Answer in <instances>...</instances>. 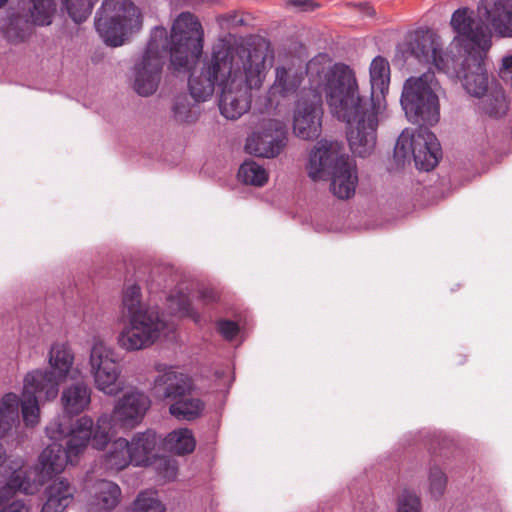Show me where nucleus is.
Listing matches in <instances>:
<instances>
[{
    "label": "nucleus",
    "mask_w": 512,
    "mask_h": 512,
    "mask_svg": "<svg viewBox=\"0 0 512 512\" xmlns=\"http://www.w3.org/2000/svg\"><path fill=\"white\" fill-rule=\"evenodd\" d=\"M164 446L177 455H186L194 451L196 441L188 428H180L170 432L164 439Z\"/></svg>",
    "instance_id": "32"
},
{
    "label": "nucleus",
    "mask_w": 512,
    "mask_h": 512,
    "mask_svg": "<svg viewBox=\"0 0 512 512\" xmlns=\"http://www.w3.org/2000/svg\"><path fill=\"white\" fill-rule=\"evenodd\" d=\"M159 443V438L155 431L147 430L137 433L133 436L129 447L132 452V463L136 466H148L153 464L155 459V450Z\"/></svg>",
    "instance_id": "25"
},
{
    "label": "nucleus",
    "mask_w": 512,
    "mask_h": 512,
    "mask_svg": "<svg viewBox=\"0 0 512 512\" xmlns=\"http://www.w3.org/2000/svg\"><path fill=\"white\" fill-rule=\"evenodd\" d=\"M287 144L285 125L275 119H263L246 140L247 153L262 158H275Z\"/></svg>",
    "instance_id": "14"
},
{
    "label": "nucleus",
    "mask_w": 512,
    "mask_h": 512,
    "mask_svg": "<svg viewBox=\"0 0 512 512\" xmlns=\"http://www.w3.org/2000/svg\"><path fill=\"white\" fill-rule=\"evenodd\" d=\"M155 464L159 475H161L165 480L170 481L176 478L178 468L174 460L161 457L155 459Z\"/></svg>",
    "instance_id": "40"
},
{
    "label": "nucleus",
    "mask_w": 512,
    "mask_h": 512,
    "mask_svg": "<svg viewBox=\"0 0 512 512\" xmlns=\"http://www.w3.org/2000/svg\"><path fill=\"white\" fill-rule=\"evenodd\" d=\"M75 492V486L68 479L64 477L54 479L45 488L46 501L41 512H64L73 502Z\"/></svg>",
    "instance_id": "22"
},
{
    "label": "nucleus",
    "mask_w": 512,
    "mask_h": 512,
    "mask_svg": "<svg viewBox=\"0 0 512 512\" xmlns=\"http://www.w3.org/2000/svg\"><path fill=\"white\" fill-rule=\"evenodd\" d=\"M284 7L295 8L300 11H314L320 7V5L313 0H285Z\"/></svg>",
    "instance_id": "43"
},
{
    "label": "nucleus",
    "mask_w": 512,
    "mask_h": 512,
    "mask_svg": "<svg viewBox=\"0 0 512 512\" xmlns=\"http://www.w3.org/2000/svg\"><path fill=\"white\" fill-rule=\"evenodd\" d=\"M133 512H165V507L156 492H141L133 503Z\"/></svg>",
    "instance_id": "37"
},
{
    "label": "nucleus",
    "mask_w": 512,
    "mask_h": 512,
    "mask_svg": "<svg viewBox=\"0 0 512 512\" xmlns=\"http://www.w3.org/2000/svg\"><path fill=\"white\" fill-rule=\"evenodd\" d=\"M93 420L83 416L70 423L54 421L46 427V434L55 442L48 445L39 456L41 475L52 477L61 473L68 464H77L88 443L92 444Z\"/></svg>",
    "instance_id": "4"
},
{
    "label": "nucleus",
    "mask_w": 512,
    "mask_h": 512,
    "mask_svg": "<svg viewBox=\"0 0 512 512\" xmlns=\"http://www.w3.org/2000/svg\"><path fill=\"white\" fill-rule=\"evenodd\" d=\"M239 179L249 185L263 186L268 181L267 171L255 161H245L238 171Z\"/></svg>",
    "instance_id": "35"
},
{
    "label": "nucleus",
    "mask_w": 512,
    "mask_h": 512,
    "mask_svg": "<svg viewBox=\"0 0 512 512\" xmlns=\"http://www.w3.org/2000/svg\"><path fill=\"white\" fill-rule=\"evenodd\" d=\"M260 88L261 87H250L243 77L240 79L239 83L228 85L221 89L219 99L221 114L229 120H237L251 107V91Z\"/></svg>",
    "instance_id": "20"
},
{
    "label": "nucleus",
    "mask_w": 512,
    "mask_h": 512,
    "mask_svg": "<svg viewBox=\"0 0 512 512\" xmlns=\"http://www.w3.org/2000/svg\"><path fill=\"white\" fill-rule=\"evenodd\" d=\"M342 150L337 141H318L310 153L307 170L314 181L330 179L331 191L337 198L349 199L355 193L358 177L355 165Z\"/></svg>",
    "instance_id": "5"
},
{
    "label": "nucleus",
    "mask_w": 512,
    "mask_h": 512,
    "mask_svg": "<svg viewBox=\"0 0 512 512\" xmlns=\"http://www.w3.org/2000/svg\"><path fill=\"white\" fill-rule=\"evenodd\" d=\"M204 408V402L198 397H193L190 392L171 403L169 413L178 420L192 421L200 417Z\"/></svg>",
    "instance_id": "29"
},
{
    "label": "nucleus",
    "mask_w": 512,
    "mask_h": 512,
    "mask_svg": "<svg viewBox=\"0 0 512 512\" xmlns=\"http://www.w3.org/2000/svg\"><path fill=\"white\" fill-rule=\"evenodd\" d=\"M204 31L199 19L182 12L174 20L171 34L155 27L143 55L134 65V89L141 96L152 95L158 88L167 55L175 71H186L203 52Z\"/></svg>",
    "instance_id": "3"
},
{
    "label": "nucleus",
    "mask_w": 512,
    "mask_h": 512,
    "mask_svg": "<svg viewBox=\"0 0 512 512\" xmlns=\"http://www.w3.org/2000/svg\"><path fill=\"white\" fill-rule=\"evenodd\" d=\"M91 394V387L83 379L67 385L61 394L64 413L70 416L82 413L91 403Z\"/></svg>",
    "instance_id": "24"
},
{
    "label": "nucleus",
    "mask_w": 512,
    "mask_h": 512,
    "mask_svg": "<svg viewBox=\"0 0 512 512\" xmlns=\"http://www.w3.org/2000/svg\"><path fill=\"white\" fill-rule=\"evenodd\" d=\"M74 362V354L71 348L65 343L54 344L49 353V363L52 370H39L41 373H52L57 380V387L59 382L64 379L69 373Z\"/></svg>",
    "instance_id": "27"
},
{
    "label": "nucleus",
    "mask_w": 512,
    "mask_h": 512,
    "mask_svg": "<svg viewBox=\"0 0 512 512\" xmlns=\"http://www.w3.org/2000/svg\"><path fill=\"white\" fill-rule=\"evenodd\" d=\"M490 22L497 35L512 37V0H498Z\"/></svg>",
    "instance_id": "31"
},
{
    "label": "nucleus",
    "mask_w": 512,
    "mask_h": 512,
    "mask_svg": "<svg viewBox=\"0 0 512 512\" xmlns=\"http://www.w3.org/2000/svg\"><path fill=\"white\" fill-rule=\"evenodd\" d=\"M94 25L106 45L119 47L142 29L143 16L131 0H104Z\"/></svg>",
    "instance_id": "6"
},
{
    "label": "nucleus",
    "mask_w": 512,
    "mask_h": 512,
    "mask_svg": "<svg viewBox=\"0 0 512 512\" xmlns=\"http://www.w3.org/2000/svg\"><path fill=\"white\" fill-rule=\"evenodd\" d=\"M218 331L226 340H232L237 336L239 326L234 321L221 320L218 322Z\"/></svg>",
    "instance_id": "42"
},
{
    "label": "nucleus",
    "mask_w": 512,
    "mask_h": 512,
    "mask_svg": "<svg viewBox=\"0 0 512 512\" xmlns=\"http://www.w3.org/2000/svg\"><path fill=\"white\" fill-rule=\"evenodd\" d=\"M58 394L57 380L52 373L29 372L24 378L23 399L20 401L23 421L34 427L39 422L42 400H52Z\"/></svg>",
    "instance_id": "12"
},
{
    "label": "nucleus",
    "mask_w": 512,
    "mask_h": 512,
    "mask_svg": "<svg viewBox=\"0 0 512 512\" xmlns=\"http://www.w3.org/2000/svg\"><path fill=\"white\" fill-rule=\"evenodd\" d=\"M20 399L14 393H7L0 402V438L19 423Z\"/></svg>",
    "instance_id": "30"
},
{
    "label": "nucleus",
    "mask_w": 512,
    "mask_h": 512,
    "mask_svg": "<svg viewBox=\"0 0 512 512\" xmlns=\"http://www.w3.org/2000/svg\"><path fill=\"white\" fill-rule=\"evenodd\" d=\"M441 147L436 136L425 126H419L411 135L403 131L398 137L394 157L403 164L412 156L415 166L424 171L435 168L441 157Z\"/></svg>",
    "instance_id": "9"
},
{
    "label": "nucleus",
    "mask_w": 512,
    "mask_h": 512,
    "mask_svg": "<svg viewBox=\"0 0 512 512\" xmlns=\"http://www.w3.org/2000/svg\"><path fill=\"white\" fill-rule=\"evenodd\" d=\"M6 461V450L0 443V466Z\"/></svg>",
    "instance_id": "47"
},
{
    "label": "nucleus",
    "mask_w": 512,
    "mask_h": 512,
    "mask_svg": "<svg viewBox=\"0 0 512 512\" xmlns=\"http://www.w3.org/2000/svg\"><path fill=\"white\" fill-rule=\"evenodd\" d=\"M306 73L314 87H323L330 113L346 123L347 140L353 154L370 155L376 145L379 117L386 108L389 62L381 56L372 60L369 96L360 94L355 74L347 65H330L327 55L312 58L307 63Z\"/></svg>",
    "instance_id": "1"
},
{
    "label": "nucleus",
    "mask_w": 512,
    "mask_h": 512,
    "mask_svg": "<svg viewBox=\"0 0 512 512\" xmlns=\"http://www.w3.org/2000/svg\"><path fill=\"white\" fill-rule=\"evenodd\" d=\"M216 22L222 30H230L231 28L244 24V19L240 17L237 11H231L216 17Z\"/></svg>",
    "instance_id": "41"
},
{
    "label": "nucleus",
    "mask_w": 512,
    "mask_h": 512,
    "mask_svg": "<svg viewBox=\"0 0 512 512\" xmlns=\"http://www.w3.org/2000/svg\"><path fill=\"white\" fill-rule=\"evenodd\" d=\"M130 462H132V452L129 442L120 437L110 445L102 464L107 471L118 472L126 468Z\"/></svg>",
    "instance_id": "28"
},
{
    "label": "nucleus",
    "mask_w": 512,
    "mask_h": 512,
    "mask_svg": "<svg viewBox=\"0 0 512 512\" xmlns=\"http://www.w3.org/2000/svg\"><path fill=\"white\" fill-rule=\"evenodd\" d=\"M482 109L485 114L493 118L503 117L508 105L506 98L501 90H495L482 101Z\"/></svg>",
    "instance_id": "36"
},
{
    "label": "nucleus",
    "mask_w": 512,
    "mask_h": 512,
    "mask_svg": "<svg viewBox=\"0 0 512 512\" xmlns=\"http://www.w3.org/2000/svg\"><path fill=\"white\" fill-rule=\"evenodd\" d=\"M187 306H188L187 303L183 302L181 309L182 310H187Z\"/></svg>",
    "instance_id": "49"
},
{
    "label": "nucleus",
    "mask_w": 512,
    "mask_h": 512,
    "mask_svg": "<svg viewBox=\"0 0 512 512\" xmlns=\"http://www.w3.org/2000/svg\"><path fill=\"white\" fill-rule=\"evenodd\" d=\"M453 30L471 45L472 53L487 52L491 47L492 34L487 24L468 8L457 9L451 17Z\"/></svg>",
    "instance_id": "15"
},
{
    "label": "nucleus",
    "mask_w": 512,
    "mask_h": 512,
    "mask_svg": "<svg viewBox=\"0 0 512 512\" xmlns=\"http://www.w3.org/2000/svg\"><path fill=\"white\" fill-rule=\"evenodd\" d=\"M90 374L97 390L108 396H116L124 386L119 381L121 367L114 350L103 341H95L89 357Z\"/></svg>",
    "instance_id": "11"
},
{
    "label": "nucleus",
    "mask_w": 512,
    "mask_h": 512,
    "mask_svg": "<svg viewBox=\"0 0 512 512\" xmlns=\"http://www.w3.org/2000/svg\"><path fill=\"white\" fill-rule=\"evenodd\" d=\"M165 328L166 322L157 310L137 313L124 324L117 338L118 345L128 352L146 349L159 339Z\"/></svg>",
    "instance_id": "10"
},
{
    "label": "nucleus",
    "mask_w": 512,
    "mask_h": 512,
    "mask_svg": "<svg viewBox=\"0 0 512 512\" xmlns=\"http://www.w3.org/2000/svg\"><path fill=\"white\" fill-rule=\"evenodd\" d=\"M272 60L265 42L233 45L221 39L191 73L190 95L196 102L206 101L216 88L235 85L243 77L250 87H262Z\"/></svg>",
    "instance_id": "2"
},
{
    "label": "nucleus",
    "mask_w": 512,
    "mask_h": 512,
    "mask_svg": "<svg viewBox=\"0 0 512 512\" xmlns=\"http://www.w3.org/2000/svg\"><path fill=\"white\" fill-rule=\"evenodd\" d=\"M171 111L173 119L178 123H193L198 119L195 104L185 93L174 98Z\"/></svg>",
    "instance_id": "34"
},
{
    "label": "nucleus",
    "mask_w": 512,
    "mask_h": 512,
    "mask_svg": "<svg viewBox=\"0 0 512 512\" xmlns=\"http://www.w3.org/2000/svg\"><path fill=\"white\" fill-rule=\"evenodd\" d=\"M439 83L432 71L405 81L401 105L406 116L414 123L434 125L440 118V105L437 91Z\"/></svg>",
    "instance_id": "8"
},
{
    "label": "nucleus",
    "mask_w": 512,
    "mask_h": 512,
    "mask_svg": "<svg viewBox=\"0 0 512 512\" xmlns=\"http://www.w3.org/2000/svg\"><path fill=\"white\" fill-rule=\"evenodd\" d=\"M7 2L8 0H0V8H2Z\"/></svg>",
    "instance_id": "48"
},
{
    "label": "nucleus",
    "mask_w": 512,
    "mask_h": 512,
    "mask_svg": "<svg viewBox=\"0 0 512 512\" xmlns=\"http://www.w3.org/2000/svg\"><path fill=\"white\" fill-rule=\"evenodd\" d=\"M151 406L144 392L134 389L125 393L115 404L111 414H102L92 428V447L104 449L110 441L111 431L116 428L132 429L143 420Z\"/></svg>",
    "instance_id": "7"
},
{
    "label": "nucleus",
    "mask_w": 512,
    "mask_h": 512,
    "mask_svg": "<svg viewBox=\"0 0 512 512\" xmlns=\"http://www.w3.org/2000/svg\"><path fill=\"white\" fill-rule=\"evenodd\" d=\"M156 371L159 374L152 386V394L156 399L171 404L179 397L192 392L193 383L187 374L165 364H157Z\"/></svg>",
    "instance_id": "18"
},
{
    "label": "nucleus",
    "mask_w": 512,
    "mask_h": 512,
    "mask_svg": "<svg viewBox=\"0 0 512 512\" xmlns=\"http://www.w3.org/2000/svg\"><path fill=\"white\" fill-rule=\"evenodd\" d=\"M34 26H37L36 22L28 9L12 13L8 18L5 37L11 43L25 42L32 35Z\"/></svg>",
    "instance_id": "26"
},
{
    "label": "nucleus",
    "mask_w": 512,
    "mask_h": 512,
    "mask_svg": "<svg viewBox=\"0 0 512 512\" xmlns=\"http://www.w3.org/2000/svg\"><path fill=\"white\" fill-rule=\"evenodd\" d=\"M121 499L120 487L109 480H98L90 488L87 512H111Z\"/></svg>",
    "instance_id": "21"
},
{
    "label": "nucleus",
    "mask_w": 512,
    "mask_h": 512,
    "mask_svg": "<svg viewBox=\"0 0 512 512\" xmlns=\"http://www.w3.org/2000/svg\"><path fill=\"white\" fill-rule=\"evenodd\" d=\"M429 482L430 493L432 496L434 498L441 497L447 484V477L445 473L437 466L431 467L429 472Z\"/></svg>",
    "instance_id": "38"
},
{
    "label": "nucleus",
    "mask_w": 512,
    "mask_h": 512,
    "mask_svg": "<svg viewBox=\"0 0 512 512\" xmlns=\"http://www.w3.org/2000/svg\"><path fill=\"white\" fill-rule=\"evenodd\" d=\"M314 91V102H299L294 115L293 129L297 137L304 140H313L321 134V108L318 106L321 93L325 94L323 87L317 88L312 85Z\"/></svg>",
    "instance_id": "19"
},
{
    "label": "nucleus",
    "mask_w": 512,
    "mask_h": 512,
    "mask_svg": "<svg viewBox=\"0 0 512 512\" xmlns=\"http://www.w3.org/2000/svg\"><path fill=\"white\" fill-rule=\"evenodd\" d=\"M201 298L205 303L216 301L218 298L217 293L212 289H204L201 291Z\"/></svg>",
    "instance_id": "46"
},
{
    "label": "nucleus",
    "mask_w": 512,
    "mask_h": 512,
    "mask_svg": "<svg viewBox=\"0 0 512 512\" xmlns=\"http://www.w3.org/2000/svg\"><path fill=\"white\" fill-rule=\"evenodd\" d=\"M406 52L419 62L432 63L440 72H455L450 63L455 54L452 51H443L437 37L430 32H416L407 42Z\"/></svg>",
    "instance_id": "16"
},
{
    "label": "nucleus",
    "mask_w": 512,
    "mask_h": 512,
    "mask_svg": "<svg viewBox=\"0 0 512 512\" xmlns=\"http://www.w3.org/2000/svg\"><path fill=\"white\" fill-rule=\"evenodd\" d=\"M303 81V73L294 67H277L275 80L268 91V101L272 106L274 98L294 95Z\"/></svg>",
    "instance_id": "23"
},
{
    "label": "nucleus",
    "mask_w": 512,
    "mask_h": 512,
    "mask_svg": "<svg viewBox=\"0 0 512 512\" xmlns=\"http://www.w3.org/2000/svg\"><path fill=\"white\" fill-rule=\"evenodd\" d=\"M97 0H61L63 8L76 23L84 22L92 13ZM30 16L36 25L48 26L57 10L56 0H27Z\"/></svg>",
    "instance_id": "17"
},
{
    "label": "nucleus",
    "mask_w": 512,
    "mask_h": 512,
    "mask_svg": "<svg viewBox=\"0 0 512 512\" xmlns=\"http://www.w3.org/2000/svg\"><path fill=\"white\" fill-rule=\"evenodd\" d=\"M154 308L145 306L142 302L141 288L137 284L128 285L122 296V314L125 318H132L137 313L154 311Z\"/></svg>",
    "instance_id": "33"
},
{
    "label": "nucleus",
    "mask_w": 512,
    "mask_h": 512,
    "mask_svg": "<svg viewBox=\"0 0 512 512\" xmlns=\"http://www.w3.org/2000/svg\"><path fill=\"white\" fill-rule=\"evenodd\" d=\"M486 52H468L465 56H454L450 67L455 72H445L449 77L457 78L470 95L483 96L488 89V75L485 68L484 57Z\"/></svg>",
    "instance_id": "13"
},
{
    "label": "nucleus",
    "mask_w": 512,
    "mask_h": 512,
    "mask_svg": "<svg viewBox=\"0 0 512 512\" xmlns=\"http://www.w3.org/2000/svg\"><path fill=\"white\" fill-rule=\"evenodd\" d=\"M499 76L504 81H512V56L503 59V65L499 71Z\"/></svg>",
    "instance_id": "44"
},
{
    "label": "nucleus",
    "mask_w": 512,
    "mask_h": 512,
    "mask_svg": "<svg viewBox=\"0 0 512 512\" xmlns=\"http://www.w3.org/2000/svg\"><path fill=\"white\" fill-rule=\"evenodd\" d=\"M355 8L359 10V12L366 17H374L376 14V11L373 6H371L369 3H361L358 5H354Z\"/></svg>",
    "instance_id": "45"
},
{
    "label": "nucleus",
    "mask_w": 512,
    "mask_h": 512,
    "mask_svg": "<svg viewBox=\"0 0 512 512\" xmlns=\"http://www.w3.org/2000/svg\"><path fill=\"white\" fill-rule=\"evenodd\" d=\"M421 503L417 495L404 491L398 499L397 512H420Z\"/></svg>",
    "instance_id": "39"
}]
</instances>
